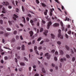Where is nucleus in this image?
<instances>
[{
    "instance_id": "37998d69",
    "label": "nucleus",
    "mask_w": 76,
    "mask_h": 76,
    "mask_svg": "<svg viewBox=\"0 0 76 76\" xmlns=\"http://www.w3.org/2000/svg\"><path fill=\"white\" fill-rule=\"evenodd\" d=\"M8 58H7V56H5L4 57V59L5 60H7Z\"/></svg>"
},
{
    "instance_id": "0e129e2a",
    "label": "nucleus",
    "mask_w": 76,
    "mask_h": 76,
    "mask_svg": "<svg viewBox=\"0 0 76 76\" xmlns=\"http://www.w3.org/2000/svg\"><path fill=\"white\" fill-rule=\"evenodd\" d=\"M34 21H37V19L36 18H34Z\"/></svg>"
},
{
    "instance_id": "aec40b11",
    "label": "nucleus",
    "mask_w": 76,
    "mask_h": 76,
    "mask_svg": "<svg viewBox=\"0 0 76 76\" xmlns=\"http://www.w3.org/2000/svg\"><path fill=\"white\" fill-rule=\"evenodd\" d=\"M20 64L21 66H25V63L23 62H20Z\"/></svg>"
},
{
    "instance_id": "79ce46f5",
    "label": "nucleus",
    "mask_w": 76,
    "mask_h": 76,
    "mask_svg": "<svg viewBox=\"0 0 76 76\" xmlns=\"http://www.w3.org/2000/svg\"><path fill=\"white\" fill-rule=\"evenodd\" d=\"M71 31H68V34H69V35L70 34H71Z\"/></svg>"
},
{
    "instance_id": "49530a36",
    "label": "nucleus",
    "mask_w": 76,
    "mask_h": 76,
    "mask_svg": "<svg viewBox=\"0 0 76 76\" xmlns=\"http://www.w3.org/2000/svg\"><path fill=\"white\" fill-rule=\"evenodd\" d=\"M44 43V41L42 40L40 43V44H42Z\"/></svg>"
},
{
    "instance_id": "8fccbe9b",
    "label": "nucleus",
    "mask_w": 76,
    "mask_h": 76,
    "mask_svg": "<svg viewBox=\"0 0 76 76\" xmlns=\"http://www.w3.org/2000/svg\"><path fill=\"white\" fill-rule=\"evenodd\" d=\"M4 33V32H3V31H0V34H3Z\"/></svg>"
},
{
    "instance_id": "0eeeda50",
    "label": "nucleus",
    "mask_w": 76,
    "mask_h": 76,
    "mask_svg": "<svg viewBox=\"0 0 76 76\" xmlns=\"http://www.w3.org/2000/svg\"><path fill=\"white\" fill-rule=\"evenodd\" d=\"M10 35V33H5L4 34V36L5 37H7L8 35Z\"/></svg>"
},
{
    "instance_id": "338daca9",
    "label": "nucleus",
    "mask_w": 76,
    "mask_h": 76,
    "mask_svg": "<svg viewBox=\"0 0 76 76\" xmlns=\"http://www.w3.org/2000/svg\"><path fill=\"white\" fill-rule=\"evenodd\" d=\"M55 54L56 55H57L58 54V52L57 51L55 52Z\"/></svg>"
},
{
    "instance_id": "4c0bfd02",
    "label": "nucleus",
    "mask_w": 76,
    "mask_h": 76,
    "mask_svg": "<svg viewBox=\"0 0 76 76\" xmlns=\"http://www.w3.org/2000/svg\"><path fill=\"white\" fill-rule=\"evenodd\" d=\"M66 57L67 58H70V56L68 55H66Z\"/></svg>"
},
{
    "instance_id": "1a4fd4ad",
    "label": "nucleus",
    "mask_w": 76,
    "mask_h": 76,
    "mask_svg": "<svg viewBox=\"0 0 76 76\" xmlns=\"http://www.w3.org/2000/svg\"><path fill=\"white\" fill-rule=\"evenodd\" d=\"M63 60H64V61H66V59L65 58H64L63 59L61 58L60 60L61 62H63Z\"/></svg>"
},
{
    "instance_id": "13d9d810",
    "label": "nucleus",
    "mask_w": 76,
    "mask_h": 76,
    "mask_svg": "<svg viewBox=\"0 0 76 76\" xmlns=\"http://www.w3.org/2000/svg\"><path fill=\"white\" fill-rule=\"evenodd\" d=\"M16 12H18L19 11V9H18V8H16Z\"/></svg>"
},
{
    "instance_id": "ddd939ff",
    "label": "nucleus",
    "mask_w": 76,
    "mask_h": 76,
    "mask_svg": "<svg viewBox=\"0 0 76 76\" xmlns=\"http://www.w3.org/2000/svg\"><path fill=\"white\" fill-rule=\"evenodd\" d=\"M45 11L46 12H44V14L45 15H47V12H48V10H46Z\"/></svg>"
},
{
    "instance_id": "e2e57ef3",
    "label": "nucleus",
    "mask_w": 76,
    "mask_h": 76,
    "mask_svg": "<svg viewBox=\"0 0 76 76\" xmlns=\"http://www.w3.org/2000/svg\"><path fill=\"white\" fill-rule=\"evenodd\" d=\"M34 21L32 20H30V23H33Z\"/></svg>"
},
{
    "instance_id": "ea45409f",
    "label": "nucleus",
    "mask_w": 76,
    "mask_h": 76,
    "mask_svg": "<svg viewBox=\"0 0 76 76\" xmlns=\"http://www.w3.org/2000/svg\"><path fill=\"white\" fill-rule=\"evenodd\" d=\"M43 28H41L40 29V32H41L43 31Z\"/></svg>"
},
{
    "instance_id": "393cba45",
    "label": "nucleus",
    "mask_w": 76,
    "mask_h": 76,
    "mask_svg": "<svg viewBox=\"0 0 76 76\" xmlns=\"http://www.w3.org/2000/svg\"><path fill=\"white\" fill-rule=\"evenodd\" d=\"M7 30L8 31H11V29H10V28H7Z\"/></svg>"
},
{
    "instance_id": "58836bf2",
    "label": "nucleus",
    "mask_w": 76,
    "mask_h": 76,
    "mask_svg": "<svg viewBox=\"0 0 76 76\" xmlns=\"http://www.w3.org/2000/svg\"><path fill=\"white\" fill-rule=\"evenodd\" d=\"M0 23H1V24H3V20H0Z\"/></svg>"
},
{
    "instance_id": "f3484780",
    "label": "nucleus",
    "mask_w": 76,
    "mask_h": 76,
    "mask_svg": "<svg viewBox=\"0 0 76 76\" xmlns=\"http://www.w3.org/2000/svg\"><path fill=\"white\" fill-rule=\"evenodd\" d=\"M57 44H58V45H61V42L60 41H58L57 42Z\"/></svg>"
},
{
    "instance_id": "c03bdc74",
    "label": "nucleus",
    "mask_w": 76,
    "mask_h": 76,
    "mask_svg": "<svg viewBox=\"0 0 76 76\" xmlns=\"http://www.w3.org/2000/svg\"><path fill=\"white\" fill-rule=\"evenodd\" d=\"M19 70L20 72H22V69L21 68H19Z\"/></svg>"
},
{
    "instance_id": "2f4dec72",
    "label": "nucleus",
    "mask_w": 76,
    "mask_h": 76,
    "mask_svg": "<svg viewBox=\"0 0 76 76\" xmlns=\"http://www.w3.org/2000/svg\"><path fill=\"white\" fill-rule=\"evenodd\" d=\"M17 50H20V47L19 46H18L17 47Z\"/></svg>"
},
{
    "instance_id": "20e7f679",
    "label": "nucleus",
    "mask_w": 76,
    "mask_h": 76,
    "mask_svg": "<svg viewBox=\"0 0 76 76\" xmlns=\"http://www.w3.org/2000/svg\"><path fill=\"white\" fill-rule=\"evenodd\" d=\"M13 18L14 20H16V18H18V15H16L15 14H14L13 15Z\"/></svg>"
},
{
    "instance_id": "dca6fc26",
    "label": "nucleus",
    "mask_w": 76,
    "mask_h": 76,
    "mask_svg": "<svg viewBox=\"0 0 76 76\" xmlns=\"http://www.w3.org/2000/svg\"><path fill=\"white\" fill-rule=\"evenodd\" d=\"M59 52L60 53V54H61V55H62V54H63V51H62V50H59Z\"/></svg>"
},
{
    "instance_id": "e433bc0d",
    "label": "nucleus",
    "mask_w": 76,
    "mask_h": 76,
    "mask_svg": "<svg viewBox=\"0 0 76 76\" xmlns=\"http://www.w3.org/2000/svg\"><path fill=\"white\" fill-rule=\"evenodd\" d=\"M17 34V31H15L14 32V34H15V35H16Z\"/></svg>"
},
{
    "instance_id": "473e14b6",
    "label": "nucleus",
    "mask_w": 76,
    "mask_h": 76,
    "mask_svg": "<svg viewBox=\"0 0 76 76\" xmlns=\"http://www.w3.org/2000/svg\"><path fill=\"white\" fill-rule=\"evenodd\" d=\"M42 38L41 37H39L38 39H37V41H39Z\"/></svg>"
},
{
    "instance_id": "052dcab7",
    "label": "nucleus",
    "mask_w": 76,
    "mask_h": 76,
    "mask_svg": "<svg viewBox=\"0 0 76 76\" xmlns=\"http://www.w3.org/2000/svg\"><path fill=\"white\" fill-rule=\"evenodd\" d=\"M1 63H2V64H3V63H4V61H3V60H1Z\"/></svg>"
},
{
    "instance_id": "09e8293b",
    "label": "nucleus",
    "mask_w": 76,
    "mask_h": 76,
    "mask_svg": "<svg viewBox=\"0 0 76 76\" xmlns=\"http://www.w3.org/2000/svg\"><path fill=\"white\" fill-rule=\"evenodd\" d=\"M62 31H63L64 30V27L63 26L62 27Z\"/></svg>"
},
{
    "instance_id": "f03ea898",
    "label": "nucleus",
    "mask_w": 76,
    "mask_h": 76,
    "mask_svg": "<svg viewBox=\"0 0 76 76\" xmlns=\"http://www.w3.org/2000/svg\"><path fill=\"white\" fill-rule=\"evenodd\" d=\"M53 11L54 10V8H53L52 9H50V13H49L50 15V16H52V15H53Z\"/></svg>"
},
{
    "instance_id": "a211bd4d",
    "label": "nucleus",
    "mask_w": 76,
    "mask_h": 76,
    "mask_svg": "<svg viewBox=\"0 0 76 76\" xmlns=\"http://www.w3.org/2000/svg\"><path fill=\"white\" fill-rule=\"evenodd\" d=\"M50 35L52 37V38H53V39H54V37H55V36L53 34H51Z\"/></svg>"
},
{
    "instance_id": "2eb2a0df",
    "label": "nucleus",
    "mask_w": 76,
    "mask_h": 76,
    "mask_svg": "<svg viewBox=\"0 0 76 76\" xmlns=\"http://www.w3.org/2000/svg\"><path fill=\"white\" fill-rule=\"evenodd\" d=\"M22 50H25V46L23 45L22 46Z\"/></svg>"
},
{
    "instance_id": "bf43d9fd",
    "label": "nucleus",
    "mask_w": 76,
    "mask_h": 76,
    "mask_svg": "<svg viewBox=\"0 0 76 76\" xmlns=\"http://www.w3.org/2000/svg\"><path fill=\"white\" fill-rule=\"evenodd\" d=\"M12 42H15V39H12Z\"/></svg>"
},
{
    "instance_id": "9d476101",
    "label": "nucleus",
    "mask_w": 76,
    "mask_h": 76,
    "mask_svg": "<svg viewBox=\"0 0 76 76\" xmlns=\"http://www.w3.org/2000/svg\"><path fill=\"white\" fill-rule=\"evenodd\" d=\"M58 26H59V24L58 23H55L53 25V26H54V27Z\"/></svg>"
},
{
    "instance_id": "f8f14e48",
    "label": "nucleus",
    "mask_w": 76,
    "mask_h": 76,
    "mask_svg": "<svg viewBox=\"0 0 76 76\" xmlns=\"http://www.w3.org/2000/svg\"><path fill=\"white\" fill-rule=\"evenodd\" d=\"M42 6L44 7H47V6L44 3H42L41 4Z\"/></svg>"
},
{
    "instance_id": "5fc2aeb1",
    "label": "nucleus",
    "mask_w": 76,
    "mask_h": 76,
    "mask_svg": "<svg viewBox=\"0 0 76 76\" xmlns=\"http://www.w3.org/2000/svg\"><path fill=\"white\" fill-rule=\"evenodd\" d=\"M12 6H8V8L10 9H11L12 8Z\"/></svg>"
},
{
    "instance_id": "7ed1b4c3",
    "label": "nucleus",
    "mask_w": 76,
    "mask_h": 76,
    "mask_svg": "<svg viewBox=\"0 0 76 76\" xmlns=\"http://www.w3.org/2000/svg\"><path fill=\"white\" fill-rule=\"evenodd\" d=\"M51 24H52V23L51 21H50L48 22L47 26V29H49L50 28V25H51Z\"/></svg>"
},
{
    "instance_id": "bb28decb",
    "label": "nucleus",
    "mask_w": 76,
    "mask_h": 76,
    "mask_svg": "<svg viewBox=\"0 0 76 76\" xmlns=\"http://www.w3.org/2000/svg\"><path fill=\"white\" fill-rule=\"evenodd\" d=\"M75 57H73V58H72V61H75Z\"/></svg>"
},
{
    "instance_id": "6e6d98bb",
    "label": "nucleus",
    "mask_w": 76,
    "mask_h": 76,
    "mask_svg": "<svg viewBox=\"0 0 76 76\" xmlns=\"http://www.w3.org/2000/svg\"><path fill=\"white\" fill-rule=\"evenodd\" d=\"M15 60L16 63H17V62H18V60H17V58H15Z\"/></svg>"
},
{
    "instance_id": "774afa93",
    "label": "nucleus",
    "mask_w": 76,
    "mask_h": 76,
    "mask_svg": "<svg viewBox=\"0 0 76 76\" xmlns=\"http://www.w3.org/2000/svg\"><path fill=\"white\" fill-rule=\"evenodd\" d=\"M34 76H39V74H36Z\"/></svg>"
},
{
    "instance_id": "c85d7f7f",
    "label": "nucleus",
    "mask_w": 76,
    "mask_h": 76,
    "mask_svg": "<svg viewBox=\"0 0 76 76\" xmlns=\"http://www.w3.org/2000/svg\"><path fill=\"white\" fill-rule=\"evenodd\" d=\"M22 10L23 12H24L25 9H24V7H23V6H22Z\"/></svg>"
},
{
    "instance_id": "412c9836",
    "label": "nucleus",
    "mask_w": 76,
    "mask_h": 76,
    "mask_svg": "<svg viewBox=\"0 0 76 76\" xmlns=\"http://www.w3.org/2000/svg\"><path fill=\"white\" fill-rule=\"evenodd\" d=\"M22 19H23V22H24V23H25V17H23L22 18Z\"/></svg>"
},
{
    "instance_id": "a878e982",
    "label": "nucleus",
    "mask_w": 76,
    "mask_h": 76,
    "mask_svg": "<svg viewBox=\"0 0 76 76\" xmlns=\"http://www.w3.org/2000/svg\"><path fill=\"white\" fill-rule=\"evenodd\" d=\"M4 48H5V49H7L8 50H10V48H7V47H6L5 46H4Z\"/></svg>"
},
{
    "instance_id": "680f3d73",
    "label": "nucleus",
    "mask_w": 76,
    "mask_h": 76,
    "mask_svg": "<svg viewBox=\"0 0 76 76\" xmlns=\"http://www.w3.org/2000/svg\"><path fill=\"white\" fill-rule=\"evenodd\" d=\"M20 38L21 40H23V37H22V36H20Z\"/></svg>"
},
{
    "instance_id": "39448f33",
    "label": "nucleus",
    "mask_w": 76,
    "mask_h": 76,
    "mask_svg": "<svg viewBox=\"0 0 76 76\" xmlns=\"http://www.w3.org/2000/svg\"><path fill=\"white\" fill-rule=\"evenodd\" d=\"M3 3V5H4V4L6 6H8V5H9V3H8V2H5L4 1Z\"/></svg>"
},
{
    "instance_id": "cd10ccee",
    "label": "nucleus",
    "mask_w": 76,
    "mask_h": 76,
    "mask_svg": "<svg viewBox=\"0 0 76 76\" xmlns=\"http://www.w3.org/2000/svg\"><path fill=\"white\" fill-rule=\"evenodd\" d=\"M29 12H30V13H32V14H35V13H34V12L32 11H31V10H29Z\"/></svg>"
},
{
    "instance_id": "864d4df0",
    "label": "nucleus",
    "mask_w": 76,
    "mask_h": 76,
    "mask_svg": "<svg viewBox=\"0 0 76 76\" xmlns=\"http://www.w3.org/2000/svg\"><path fill=\"white\" fill-rule=\"evenodd\" d=\"M38 50H41L42 49V47L40 46L38 48Z\"/></svg>"
},
{
    "instance_id": "4d7b16f0",
    "label": "nucleus",
    "mask_w": 76,
    "mask_h": 76,
    "mask_svg": "<svg viewBox=\"0 0 76 76\" xmlns=\"http://www.w3.org/2000/svg\"><path fill=\"white\" fill-rule=\"evenodd\" d=\"M51 52H52V53H54L55 52V50H53L51 51Z\"/></svg>"
},
{
    "instance_id": "9b49d317",
    "label": "nucleus",
    "mask_w": 76,
    "mask_h": 76,
    "mask_svg": "<svg viewBox=\"0 0 76 76\" xmlns=\"http://www.w3.org/2000/svg\"><path fill=\"white\" fill-rule=\"evenodd\" d=\"M29 33L30 35V37H32L33 35V31H31L29 32Z\"/></svg>"
},
{
    "instance_id": "f704fd0d",
    "label": "nucleus",
    "mask_w": 76,
    "mask_h": 76,
    "mask_svg": "<svg viewBox=\"0 0 76 76\" xmlns=\"http://www.w3.org/2000/svg\"><path fill=\"white\" fill-rule=\"evenodd\" d=\"M65 37L66 38H69V36H68V35L67 34H65Z\"/></svg>"
},
{
    "instance_id": "f257e3e1",
    "label": "nucleus",
    "mask_w": 76,
    "mask_h": 76,
    "mask_svg": "<svg viewBox=\"0 0 76 76\" xmlns=\"http://www.w3.org/2000/svg\"><path fill=\"white\" fill-rule=\"evenodd\" d=\"M48 53H46L45 55V56H47V58L48 59H50V57H51V55H49Z\"/></svg>"
},
{
    "instance_id": "de8ad7c7",
    "label": "nucleus",
    "mask_w": 76,
    "mask_h": 76,
    "mask_svg": "<svg viewBox=\"0 0 76 76\" xmlns=\"http://www.w3.org/2000/svg\"><path fill=\"white\" fill-rule=\"evenodd\" d=\"M37 49V46H35L34 47V50H36Z\"/></svg>"
},
{
    "instance_id": "c756f323",
    "label": "nucleus",
    "mask_w": 76,
    "mask_h": 76,
    "mask_svg": "<svg viewBox=\"0 0 76 76\" xmlns=\"http://www.w3.org/2000/svg\"><path fill=\"white\" fill-rule=\"evenodd\" d=\"M60 24L62 27L63 26V22H60Z\"/></svg>"
},
{
    "instance_id": "69168bd1",
    "label": "nucleus",
    "mask_w": 76,
    "mask_h": 76,
    "mask_svg": "<svg viewBox=\"0 0 76 76\" xmlns=\"http://www.w3.org/2000/svg\"><path fill=\"white\" fill-rule=\"evenodd\" d=\"M42 23H44V24L45 23V21H44V20H42Z\"/></svg>"
},
{
    "instance_id": "6e6552de",
    "label": "nucleus",
    "mask_w": 76,
    "mask_h": 76,
    "mask_svg": "<svg viewBox=\"0 0 76 76\" xmlns=\"http://www.w3.org/2000/svg\"><path fill=\"white\" fill-rule=\"evenodd\" d=\"M48 30H45V32H43V34L45 35V36H47V33H48Z\"/></svg>"
},
{
    "instance_id": "4be33fe9",
    "label": "nucleus",
    "mask_w": 76,
    "mask_h": 76,
    "mask_svg": "<svg viewBox=\"0 0 76 76\" xmlns=\"http://www.w3.org/2000/svg\"><path fill=\"white\" fill-rule=\"evenodd\" d=\"M42 72H43V73H45V69H44V68H42Z\"/></svg>"
},
{
    "instance_id": "7c9ffc66",
    "label": "nucleus",
    "mask_w": 76,
    "mask_h": 76,
    "mask_svg": "<svg viewBox=\"0 0 76 76\" xmlns=\"http://www.w3.org/2000/svg\"><path fill=\"white\" fill-rule=\"evenodd\" d=\"M55 1H56V2H57V3L58 4H60V2L58 1V0H55Z\"/></svg>"
},
{
    "instance_id": "b1692460",
    "label": "nucleus",
    "mask_w": 76,
    "mask_h": 76,
    "mask_svg": "<svg viewBox=\"0 0 76 76\" xmlns=\"http://www.w3.org/2000/svg\"><path fill=\"white\" fill-rule=\"evenodd\" d=\"M36 2L37 4H39V1L38 0H36Z\"/></svg>"
},
{
    "instance_id": "3c124183",
    "label": "nucleus",
    "mask_w": 76,
    "mask_h": 76,
    "mask_svg": "<svg viewBox=\"0 0 76 76\" xmlns=\"http://www.w3.org/2000/svg\"><path fill=\"white\" fill-rule=\"evenodd\" d=\"M28 15L29 16V17H30V18H31V17H32L31 15L30 14H28Z\"/></svg>"
},
{
    "instance_id": "c9c22d12",
    "label": "nucleus",
    "mask_w": 76,
    "mask_h": 76,
    "mask_svg": "<svg viewBox=\"0 0 76 76\" xmlns=\"http://www.w3.org/2000/svg\"><path fill=\"white\" fill-rule=\"evenodd\" d=\"M54 60L55 61H57V58L56 57H55L54 58Z\"/></svg>"
},
{
    "instance_id": "4468645a",
    "label": "nucleus",
    "mask_w": 76,
    "mask_h": 76,
    "mask_svg": "<svg viewBox=\"0 0 76 76\" xmlns=\"http://www.w3.org/2000/svg\"><path fill=\"white\" fill-rule=\"evenodd\" d=\"M69 20H70V19L69 18H68L67 17L66 18V19H64L65 21H66V20H67V21H69Z\"/></svg>"
},
{
    "instance_id": "a18cd8bd",
    "label": "nucleus",
    "mask_w": 76,
    "mask_h": 76,
    "mask_svg": "<svg viewBox=\"0 0 76 76\" xmlns=\"http://www.w3.org/2000/svg\"><path fill=\"white\" fill-rule=\"evenodd\" d=\"M24 58L25 60L26 61H28V59H27V58H26V57H24Z\"/></svg>"
},
{
    "instance_id": "72a5a7b5",
    "label": "nucleus",
    "mask_w": 76,
    "mask_h": 76,
    "mask_svg": "<svg viewBox=\"0 0 76 76\" xmlns=\"http://www.w3.org/2000/svg\"><path fill=\"white\" fill-rule=\"evenodd\" d=\"M16 38L17 40H18V39H19V36H16Z\"/></svg>"
},
{
    "instance_id": "6ab92c4d",
    "label": "nucleus",
    "mask_w": 76,
    "mask_h": 76,
    "mask_svg": "<svg viewBox=\"0 0 76 76\" xmlns=\"http://www.w3.org/2000/svg\"><path fill=\"white\" fill-rule=\"evenodd\" d=\"M65 48L67 50H69L70 49L69 47H68V46H67L66 45Z\"/></svg>"
},
{
    "instance_id": "a19ab883",
    "label": "nucleus",
    "mask_w": 76,
    "mask_h": 76,
    "mask_svg": "<svg viewBox=\"0 0 76 76\" xmlns=\"http://www.w3.org/2000/svg\"><path fill=\"white\" fill-rule=\"evenodd\" d=\"M35 52L38 55H39V53H38V51H37V50H36Z\"/></svg>"
},
{
    "instance_id": "603ef678",
    "label": "nucleus",
    "mask_w": 76,
    "mask_h": 76,
    "mask_svg": "<svg viewBox=\"0 0 76 76\" xmlns=\"http://www.w3.org/2000/svg\"><path fill=\"white\" fill-rule=\"evenodd\" d=\"M8 23H9L10 25H12V22L10 21H8Z\"/></svg>"
},
{
    "instance_id": "423d86ee",
    "label": "nucleus",
    "mask_w": 76,
    "mask_h": 76,
    "mask_svg": "<svg viewBox=\"0 0 76 76\" xmlns=\"http://www.w3.org/2000/svg\"><path fill=\"white\" fill-rule=\"evenodd\" d=\"M58 32H59V34L58 35V38L61 37V30L59 29L58 30Z\"/></svg>"
},
{
    "instance_id": "5701e85b",
    "label": "nucleus",
    "mask_w": 76,
    "mask_h": 76,
    "mask_svg": "<svg viewBox=\"0 0 76 76\" xmlns=\"http://www.w3.org/2000/svg\"><path fill=\"white\" fill-rule=\"evenodd\" d=\"M49 39H45V42H48L49 41Z\"/></svg>"
}]
</instances>
